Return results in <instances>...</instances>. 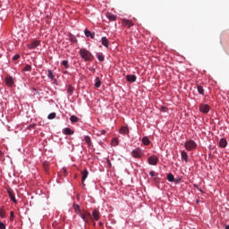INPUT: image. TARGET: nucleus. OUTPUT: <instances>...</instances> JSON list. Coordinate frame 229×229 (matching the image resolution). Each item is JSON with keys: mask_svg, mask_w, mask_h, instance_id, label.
Masks as SVG:
<instances>
[{"mask_svg": "<svg viewBox=\"0 0 229 229\" xmlns=\"http://www.w3.org/2000/svg\"><path fill=\"white\" fill-rule=\"evenodd\" d=\"M92 216L95 221H99V212L98 210H93Z\"/></svg>", "mask_w": 229, "mask_h": 229, "instance_id": "obj_22", "label": "nucleus"}, {"mask_svg": "<svg viewBox=\"0 0 229 229\" xmlns=\"http://www.w3.org/2000/svg\"><path fill=\"white\" fill-rule=\"evenodd\" d=\"M85 37H89V38H94L96 37V33L90 32L89 30H84Z\"/></svg>", "mask_w": 229, "mask_h": 229, "instance_id": "obj_17", "label": "nucleus"}, {"mask_svg": "<svg viewBox=\"0 0 229 229\" xmlns=\"http://www.w3.org/2000/svg\"><path fill=\"white\" fill-rule=\"evenodd\" d=\"M219 146H220V148H226V146H228V141L226 140V139L222 138L219 140Z\"/></svg>", "mask_w": 229, "mask_h": 229, "instance_id": "obj_16", "label": "nucleus"}, {"mask_svg": "<svg viewBox=\"0 0 229 229\" xmlns=\"http://www.w3.org/2000/svg\"><path fill=\"white\" fill-rule=\"evenodd\" d=\"M99 226H103V222H99Z\"/></svg>", "mask_w": 229, "mask_h": 229, "instance_id": "obj_42", "label": "nucleus"}, {"mask_svg": "<svg viewBox=\"0 0 229 229\" xmlns=\"http://www.w3.org/2000/svg\"><path fill=\"white\" fill-rule=\"evenodd\" d=\"M5 83H6L7 87H13V83H14L13 77L7 76L5 78Z\"/></svg>", "mask_w": 229, "mask_h": 229, "instance_id": "obj_9", "label": "nucleus"}, {"mask_svg": "<svg viewBox=\"0 0 229 229\" xmlns=\"http://www.w3.org/2000/svg\"><path fill=\"white\" fill-rule=\"evenodd\" d=\"M70 121H71V123H79L80 122V118H78V116H76V115H72L70 117Z\"/></svg>", "mask_w": 229, "mask_h": 229, "instance_id": "obj_25", "label": "nucleus"}, {"mask_svg": "<svg viewBox=\"0 0 229 229\" xmlns=\"http://www.w3.org/2000/svg\"><path fill=\"white\" fill-rule=\"evenodd\" d=\"M197 90L200 96H205V89L201 86H197Z\"/></svg>", "mask_w": 229, "mask_h": 229, "instance_id": "obj_23", "label": "nucleus"}, {"mask_svg": "<svg viewBox=\"0 0 229 229\" xmlns=\"http://www.w3.org/2000/svg\"><path fill=\"white\" fill-rule=\"evenodd\" d=\"M81 176H82L81 182H82V183H83V182L87 180V178L89 177V170L84 169V170L81 172Z\"/></svg>", "mask_w": 229, "mask_h": 229, "instance_id": "obj_13", "label": "nucleus"}, {"mask_svg": "<svg viewBox=\"0 0 229 229\" xmlns=\"http://www.w3.org/2000/svg\"><path fill=\"white\" fill-rule=\"evenodd\" d=\"M184 148L186 151H194V149L198 148V143L192 140H190L184 143Z\"/></svg>", "mask_w": 229, "mask_h": 229, "instance_id": "obj_2", "label": "nucleus"}, {"mask_svg": "<svg viewBox=\"0 0 229 229\" xmlns=\"http://www.w3.org/2000/svg\"><path fill=\"white\" fill-rule=\"evenodd\" d=\"M95 87H97V89H99V87H101V80L99 79V77L96 78Z\"/></svg>", "mask_w": 229, "mask_h": 229, "instance_id": "obj_28", "label": "nucleus"}, {"mask_svg": "<svg viewBox=\"0 0 229 229\" xmlns=\"http://www.w3.org/2000/svg\"><path fill=\"white\" fill-rule=\"evenodd\" d=\"M62 65H64V68L69 69V61H67V60H63V61H62Z\"/></svg>", "mask_w": 229, "mask_h": 229, "instance_id": "obj_30", "label": "nucleus"}, {"mask_svg": "<svg viewBox=\"0 0 229 229\" xmlns=\"http://www.w3.org/2000/svg\"><path fill=\"white\" fill-rule=\"evenodd\" d=\"M131 155L132 158H141L144 157V150L138 147L131 152Z\"/></svg>", "mask_w": 229, "mask_h": 229, "instance_id": "obj_3", "label": "nucleus"}, {"mask_svg": "<svg viewBox=\"0 0 229 229\" xmlns=\"http://www.w3.org/2000/svg\"><path fill=\"white\" fill-rule=\"evenodd\" d=\"M199 110L201 114H208V112H210V106L208 104H200Z\"/></svg>", "mask_w": 229, "mask_h": 229, "instance_id": "obj_5", "label": "nucleus"}, {"mask_svg": "<svg viewBox=\"0 0 229 229\" xmlns=\"http://www.w3.org/2000/svg\"><path fill=\"white\" fill-rule=\"evenodd\" d=\"M21 58V55L19 54H16L15 55H13V60H19Z\"/></svg>", "mask_w": 229, "mask_h": 229, "instance_id": "obj_35", "label": "nucleus"}, {"mask_svg": "<svg viewBox=\"0 0 229 229\" xmlns=\"http://www.w3.org/2000/svg\"><path fill=\"white\" fill-rule=\"evenodd\" d=\"M0 217L4 218V210H0Z\"/></svg>", "mask_w": 229, "mask_h": 229, "instance_id": "obj_38", "label": "nucleus"}, {"mask_svg": "<svg viewBox=\"0 0 229 229\" xmlns=\"http://www.w3.org/2000/svg\"><path fill=\"white\" fill-rule=\"evenodd\" d=\"M56 117V113H50L47 116V119L52 120Z\"/></svg>", "mask_w": 229, "mask_h": 229, "instance_id": "obj_31", "label": "nucleus"}, {"mask_svg": "<svg viewBox=\"0 0 229 229\" xmlns=\"http://www.w3.org/2000/svg\"><path fill=\"white\" fill-rule=\"evenodd\" d=\"M225 229H229V225H226V226H225Z\"/></svg>", "mask_w": 229, "mask_h": 229, "instance_id": "obj_45", "label": "nucleus"}, {"mask_svg": "<svg viewBox=\"0 0 229 229\" xmlns=\"http://www.w3.org/2000/svg\"><path fill=\"white\" fill-rule=\"evenodd\" d=\"M23 71H26V72H30L31 71V65L30 64H27L24 68H23Z\"/></svg>", "mask_w": 229, "mask_h": 229, "instance_id": "obj_33", "label": "nucleus"}, {"mask_svg": "<svg viewBox=\"0 0 229 229\" xmlns=\"http://www.w3.org/2000/svg\"><path fill=\"white\" fill-rule=\"evenodd\" d=\"M119 131H120V133H121L122 135H126V134H128V129H127V127H125V126L122 127Z\"/></svg>", "mask_w": 229, "mask_h": 229, "instance_id": "obj_26", "label": "nucleus"}, {"mask_svg": "<svg viewBox=\"0 0 229 229\" xmlns=\"http://www.w3.org/2000/svg\"><path fill=\"white\" fill-rule=\"evenodd\" d=\"M68 92H69V94H72V88H68Z\"/></svg>", "mask_w": 229, "mask_h": 229, "instance_id": "obj_39", "label": "nucleus"}, {"mask_svg": "<svg viewBox=\"0 0 229 229\" xmlns=\"http://www.w3.org/2000/svg\"><path fill=\"white\" fill-rule=\"evenodd\" d=\"M122 24L127 26V28H131V26H133V21L131 20L123 19Z\"/></svg>", "mask_w": 229, "mask_h": 229, "instance_id": "obj_8", "label": "nucleus"}, {"mask_svg": "<svg viewBox=\"0 0 229 229\" xmlns=\"http://www.w3.org/2000/svg\"><path fill=\"white\" fill-rule=\"evenodd\" d=\"M79 55H81V57L85 62H92V58H94L92 56V53H90V51L87 50V48H81Z\"/></svg>", "mask_w": 229, "mask_h": 229, "instance_id": "obj_1", "label": "nucleus"}, {"mask_svg": "<svg viewBox=\"0 0 229 229\" xmlns=\"http://www.w3.org/2000/svg\"><path fill=\"white\" fill-rule=\"evenodd\" d=\"M13 217H15V215L13 213V211L10 212V221H13Z\"/></svg>", "mask_w": 229, "mask_h": 229, "instance_id": "obj_34", "label": "nucleus"}, {"mask_svg": "<svg viewBox=\"0 0 229 229\" xmlns=\"http://www.w3.org/2000/svg\"><path fill=\"white\" fill-rule=\"evenodd\" d=\"M126 80L130 82V83H133L135 81H137V76L135 75H126Z\"/></svg>", "mask_w": 229, "mask_h": 229, "instance_id": "obj_12", "label": "nucleus"}, {"mask_svg": "<svg viewBox=\"0 0 229 229\" xmlns=\"http://www.w3.org/2000/svg\"><path fill=\"white\" fill-rule=\"evenodd\" d=\"M148 164L149 165H157V164H158V156L152 155V156L148 157Z\"/></svg>", "mask_w": 229, "mask_h": 229, "instance_id": "obj_4", "label": "nucleus"}, {"mask_svg": "<svg viewBox=\"0 0 229 229\" xmlns=\"http://www.w3.org/2000/svg\"><path fill=\"white\" fill-rule=\"evenodd\" d=\"M0 229H6V225H4V223L0 222Z\"/></svg>", "mask_w": 229, "mask_h": 229, "instance_id": "obj_36", "label": "nucleus"}, {"mask_svg": "<svg viewBox=\"0 0 229 229\" xmlns=\"http://www.w3.org/2000/svg\"><path fill=\"white\" fill-rule=\"evenodd\" d=\"M7 192L9 194V198H10L11 201H13V203H17V199H15V195H13L12 191L7 190Z\"/></svg>", "mask_w": 229, "mask_h": 229, "instance_id": "obj_18", "label": "nucleus"}, {"mask_svg": "<svg viewBox=\"0 0 229 229\" xmlns=\"http://www.w3.org/2000/svg\"><path fill=\"white\" fill-rule=\"evenodd\" d=\"M107 164H108V165H112V163L110 162V160H107Z\"/></svg>", "mask_w": 229, "mask_h": 229, "instance_id": "obj_41", "label": "nucleus"}, {"mask_svg": "<svg viewBox=\"0 0 229 229\" xmlns=\"http://www.w3.org/2000/svg\"><path fill=\"white\" fill-rule=\"evenodd\" d=\"M64 135H74V131H72L71 128L66 127L63 130Z\"/></svg>", "mask_w": 229, "mask_h": 229, "instance_id": "obj_11", "label": "nucleus"}, {"mask_svg": "<svg viewBox=\"0 0 229 229\" xmlns=\"http://www.w3.org/2000/svg\"><path fill=\"white\" fill-rule=\"evenodd\" d=\"M97 58L99 62H105V56L103 55H97Z\"/></svg>", "mask_w": 229, "mask_h": 229, "instance_id": "obj_32", "label": "nucleus"}, {"mask_svg": "<svg viewBox=\"0 0 229 229\" xmlns=\"http://www.w3.org/2000/svg\"><path fill=\"white\" fill-rule=\"evenodd\" d=\"M181 157L186 163L189 162V155L185 152V150L181 152Z\"/></svg>", "mask_w": 229, "mask_h": 229, "instance_id": "obj_20", "label": "nucleus"}, {"mask_svg": "<svg viewBox=\"0 0 229 229\" xmlns=\"http://www.w3.org/2000/svg\"><path fill=\"white\" fill-rule=\"evenodd\" d=\"M141 142L142 144H144V146H149V144H151V140H149V138H148V136L143 137Z\"/></svg>", "mask_w": 229, "mask_h": 229, "instance_id": "obj_19", "label": "nucleus"}, {"mask_svg": "<svg viewBox=\"0 0 229 229\" xmlns=\"http://www.w3.org/2000/svg\"><path fill=\"white\" fill-rule=\"evenodd\" d=\"M76 214H77V216H81V215H82L83 213H82L81 211H79V212H77Z\"/></svg>", "mask_w": 229, "mask_h": 229, "instance_id": "obj_40", "label": "nucleus"}, {"mask_svg": "<svg viewBox=\"0 0 229 229\" xmlns=\"http://www.w3.org/2000/svg\"><path fill=\"white\" fill-rule=\"evenodd\" d=\"M167 180L168 182H174V175H173V174H168Z\"/></svg>", "mask_w": 229, "mask_h": 229, "instance_id": "obj_29", "label": "nucleus"}, {"mask_svg": "<svg viewBox=\"0 0 229 229\" xmlns=\"http://www.w3.org/2000/svg\"><path fill=\"white\" fill-rule=\"evenodd\" d=\"M196 203H197V204L199 203V199H197V200H196Z\"/></svg>", "mask_w": 229, "mask_h": 229, "instance_id": "obj_44", "label": "nucleus"}, {"mask_svg": "<svg viewBox=\"0 0 229 229\" xmlns=\"http://www.w3.org/2000/svg\"><path fill=\"white\" fill-rule=\"evenodd\" d=\"M47 78H48V80H55V74H53V71H51V70H47Z\"/></svg>", "mask_w": 229, "mask_h": 229, "instance_id": "obj_24", "label": "nucleus"}, {"mask_svg": "<svg viewBox=\"0 0 229 229\" xmlns=\"http://www.w3.org/2000/svg\"><path fill=\"white\" fill-rule=\"evenodd\" d=\"M101 42H102V46H104V47H108V46H110V41H108V38H106V37H102Z\"/></svg>", "mask_w": 229, "mask_h": 229, "instance_id": "obj_14", "label": "nucleus"}, {"mask_svg": "<svg viewBox=\"0 0 229 229\" xmlns=\"http://www.w3.org/2000/svg\"><path fill=\"white\" fill-rule=\"evenodd\" d=\"M84 140L88 146V148H92V140L90 139V136H84Z\"/></svg>", "mask_w": 229, "mask_h": 229, "instance_id": "obj_15", "label": "nucleus"}, {"mask_svg": "<svg viewBox=\"0 0 229 229\" xmlns=\"http://www.w3.org/2000/svg\"><path fill=\"white\" fill-rule=\"evenodd\" d=\"M106 19H108V21H117V15L112 14V13H106Z\"/></svg>", "mask_w": 229, "mask_h": 229, "instance_id": "obj_10", "label": "nucleus"}, {"mask_svg": "<svg viewBox=\"0 0 229 229\" xmlns=\"http://www.w3.org/2000/svg\"><path fill=\"white\" fill-rule=\"evenodd\" d=\"M79 216L84 221V223H89L87 217L90 216V213L89 211H83L82 214L79 215Z\"/></svg>", "mask_w": 229, "mask_h": 229, "instance_id": "obj_7", "label": "nucleus"}, {"mask_svg": "<svg viewBox=\"0 0 229 229\" xmlns=\"http://www.w3.org/2000/svg\"><path fill=\"white\" fill-rule=\"evenodd\" d=\"M149 176H151L153 178V176H157V173H155V171H150Z\"/></svg>", "mask_w": 229, "mask_h": 229, "instance_id": "obj_37", "label": "nucleus"}, {"mask_svg": "<svg viewBox=\"0 0 229 229\" xmlns=\"http://www.w3.org/2000/svg\"><path fill=\"white\" fill-rule=\"evenodd\" d=\"M111 146H119V138H113L111 140Z\"/></svg>", "mask_w": 229, "mask_h": 229, "instance_id": "obj_21", "label": "nucleus"}, {"mask_svg": "<svg viewBox=\"0 0 229 229\" xmlns=\"http://www.w3.org/2000/svg\"><path fill=\"white\" fill-rule=\"evenodd\" d=\"M40 46V40H34L30 44L28 45V49H37Z\"/></svg>", "mask_w": 229, "mask_h": 229, "instance_id": "obj_6", "label": "nucleus"}, {"mask_svg": "<svg viewBox=\"0 0 229 229\" xmlns=\"http://www.w3.org/2000/svg\"><path fill=\"white\" fill-rule=\"evenodd\" d=\"M101 133H102V135H105V131H102V132H101Z\"/></svg>", "mask_w": 229, "mask_h": 229, "instance_id": "obj_43", "label": "nucleus"}, {"mask_svg": "<svg viewBox=\"0 0 229 229\" xmlns=\"http://www.w3.org/2000/svg\"><path fill=\"white\" fill-rule=\"evenodd\" d=\"M73 209H74L75 214L81 211V208L80 207L79 204H73Z\"/></svg>", "mask_w": 229, "mask_h": 229, "instance_id": "obj_27", "label": "nucleus"}]
</instances>
